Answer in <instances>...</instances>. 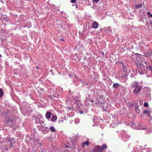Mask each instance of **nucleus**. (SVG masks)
Returning <instances> with one entry per match:
<instances>
[{
  "instance_id": "f257e3e1",
  "label": "nucleus",
  "mask_w": 152,
  "mask_h": 152,
  "mask_svg": "<svg viewBox=\"0 0 152 152\" xmlns=\"http://www.w3.org/2000/svg\"><path fill=\"white\" fill-rule=\"evenodd\" d=\"M146 64V62L144 61L137 64V70L140 74L143 75L146 72L145 69Z\"/></svg>"
},
{
  "instance_id": "f03ea898",
  "label": "nucleus",
  "mask_w": 152,
  "mask_h": 152,
  "mask_svg": "<svg viewBox=\"0 0 152 152\" xmlns=\"http://www.w3.org/2000/svg\"><path fill=\"white\" fill-rule=\"evenodd\" d=\"M142 87L141 86H139L134 88L133 90V93L135 95L137 94L139 92H140L141 89Z\"/></svg>"
},
{
  "instance_id": "7ed1b4c3",
  "label": "nucleus",
  "mask_w": 152,
  "mask_h": 152,
  "mask_svg": "<svg viewBox=\"0 0 152 152\" xmlns=\"http://www.w3.org/2000/svg\"><path fill=\"white\" fill-rule=\"evenodd\" d=\"M130 137V136L128 135L125 133L122 135V138L124 141H126L129 140Z\"/></svg>"
},
{
  "instance_id": "20e7f679",
  "label": "nucleus",
  "mask_w": 152,
  "mask_h": 152,
  "mask_svg": "<svg viewBox=\"0 0 152 152\" xmlns=\"http://www.w3.org/2000/svg\"><path fill=\"white\" fill-rule=\"evenodd\" d=\"M121 86V85L118 83H114L113 85L112 88L115 90H116L118 89Z\"/></svg>"
},
{
  "instance_id": "39448f33",
  "label": "nucleus",
  "mask_w": 152,
  "mask_h": 152,
  "mask_svg": "<svg viewBox=\"0 0 152 152\" xmlns=\"http://www.w3.org/2000/svg\"><path fill=\"white\" fill-rule=\"evenodd\" d=\"M146 128V126L143 124H140L137 127L136 129H145Z\"/></svg>"
},
{
  "instance_id": "423d86ee",
  "label": "nucleus",
  "mask_w": 152,
  "mask_h": 152,
  "mask_svg": "<svg viewBox=\"0 0 152 152\" xmlns=\"http://www.w3.org/2000/svg\"><path fill=\"white\" fill-rule=\"evenodd\" d=\"M100 151H102V149L101 148V147L99 145L95 147L94 148V152H99Z\"/></svg>"
},
{
  "instance_id": "0eeeda50",
  "label": "nucleus",
  "mask_w": 152,
  "mask_h": 152,
  "mask_svg": "<svg viewBox=\"0 0 152 152\" xmlns=\"http://www.w3.org/2000/svg\"><path fill=\"white\" fill-rule=\"evenodd\" d=\"M132 88H135L139 86L138 85V83L137 82L134 81L132 83Z\"/></svg>"
},
{
  "instance_id": "6e6552de",
  "label": "nucleus",
  "mask_w": 152,
  "mask_h": 152,
  "mask_svg": "<svg viewBox=\"0 0 152 152\" xmlns=\"http://www.w3.org/2000/svg\"><path fill=\"white\" fill-rule=\"evenodd\" d=\"M152 54V51L151 50L147 51L145 54V56L146 57L150 56Z\"/></svg>"
},
{
  "instance_id": "1a4fd4ad",
  "label": "nucleus",
  "mask_w": 152,
  "mask_h": 152,
  "mask_svg": "<svg viewBox=\"0 0 152 152\" xmlns=\"http://www.w3.org/2000/svg\"><path fill=\"white\" fill-rule=\"evenodd\" d=\"M144 113L147 114L146 117H151V112L150 110H145L144 111Z\"/></svg>"
},
{
  "instance_id": "9d476101",
  "label": "nucleus",
  "mask_w": 152,
  "mask_h": 152,
  "mask_svg": "<svg viewBox=\"0 0 152 152\" xmlns=\"http://www.w3.org/2000/svg\"><path fill=\"white\" fill-rule=\"evenodd\" d=\"M51 115H53V113L48 112L46 113L45 114V116L47 119H49L50 118V116Z\"/></svg>"
},
{
  "instance_id": "9b49d317",
  "label": "nucleus",
  "mask_w": 152,
  "mask_h": 152,
  "mask_svg": "<svg viewBox=\"0 0 152 152\" xmlns=\"http://www.w3.org/2000/svg\"><path fill=\"white\" fill-rule=\"evenodd\" d=\"M98 23L97 22L95 21L92 24V27L93 28L96 29L97 28Z\"/></svg>"
},
{
  "instance_id": "f8f14e48",
  "label": "nucleus",
  "mask_w": 152,
  "mask_h": 152,
  "mask_svg": "<svg viewBox=\"0 0 152 152\" xmlns=\"http://www.w3.org/2000/svg\"><path fill=\"white\" fill-rule=\"evenodd\" d=\"M145 69L147 70H149L151 71H152V66L150 65L148 66L147 63L146 66H145Z\"/></svg>"
},
{
  "instance_id": "ddd939ff",
  "label": "nucleus",
  "mask_w": 152,
  "mask_h": 152,
  "mask_svg": "<svg viewBox=\"0 0 152 152\" xmlns=\"http://www.w3.org/2000/svg\"><path fill=\"white\" fill-rule=\"evenodd\" d=\"M122 67L123 68V70L124 72L125 73L127 72V68L126 67V66L124 65L123 63H122Z\"/></svg>"
},
{
  "instance_id": "4468645a",
  "label": "nucleus",
  "mask_w": 152,
  "mask_h": 152,
  "mask_svg": "<svg viewBox=\"0 0 152 152\" xmlns=\"http://www.w3.org/2000/svg\"><path fill=\"white\" fill-rule=\"evenodd\" d=\"M104 30L107 31L108 32H110L111 31V30L110 29V27H105L104 28Z\"/></svg>"
},
{
  "instance_id": "2eb2a0df",
  "label": "nucleus",
  "mask_w": 152,
  "mask_h": 152,
  "mask_svg": "<svg viewBox=\"0 0 152 152\" xmlns=\"http://www.w3.org/2000/svg\"><path fill=\"white\" fill-rule=\"evenodd\" d=\"M53 117L51 118V121L53 122H55L56 121L57 119V117L56 115H52Z\"/></svg>"
},
{
  "instance_id": "dca6fc26",
  "label": "nucleus",
  "mask_w": 152,
  "mask_h": 152,
  "mask_svg": "<svg viewBox=\"0 0 152 152\" xmlns=\"http://www.w3.org/2000/svg\"><path fill=\"white\" fill-rule=\"evenodd\" d=\"M49 129L52 132H55L56 131L55 129L53 126L50 127Z\"/></svg>"
},
{
  "instance_id": "f3484780",
  "label": "nucleus",
  "mask_w": 152,
  "mask_h": 152,
  "mask_svg": "<svg viewBox=\"0 0 152 152\" xmlns=\"http://www.w3.org/2000/svg\"><path fill=\"white\" fill-rule=\"evenodd\" d=\"M107 146L105 144H103L101 147V148L102 149V151H103L104 149H107Z\"/></svg>"
},
{
  "instance_id": "a211bd4d",
  "label": "nucleus",
  "mask_w": 152,
  "mask_h": 152,
  "mask_svg": "<svg viewBox=\"0 0 152 152\" xmlns=\"http://www.w3.org/2000/svg\"><path fill=\"white\" fill-rule=\"evenodd\" d=\"M135 109V110L138 113H140V109L138 108V107H137V106H135V107L134 108Z\"/></svg>"
},
{
  "instance_id": "6ab92c4d",
  "label": "nucleus",
  "mask_w": 152,
  "mask_h": 152,
  "mask_svg": "<svg viewBox=\"0 0 152 152\" xmlns=\"http://www.w3.org/2000/svg\"><path fill=\"white\" fill-rule=\"evenodd\" d=\"M89 144V142L88 141H86V142H85L83 143L82 144V146L83 147H84L85 145H88Z\"/></svg>"
},
{
  "instance_id": "aec40b11",
  "label": "nucleus",
  "mask_w": 152,
  "mask_h": 152,
  "mask_svg": "<svg viewBox=\"0 0 152 152\" xmlns=\"http://www.w3.org/2000/svg\"><path fill=\"white\" fill-rule=\"evenodd\" d=\"M135 7L137 9L141 8L142 7V5L141 4H137L135 5Z\"/></svg>"
},
{
  "instance_id": "412c9836",
  "label": "nucleus",
  "mask_w": 152,
  "mask_h": 152,
  "mask_svg": "<svg viewBox=\"0 0 152 152\" xmlns=\"http://www.w3.org/2000/svg\"><path fill=\"white\" fill-rule=\"evenodd\" d=\"M3 94V92L1 88H0V97H2Z\"/></svg>"
},
{
  "instance_id": "4be33fe9",
  "label": "nucleus",
  "mask_w": 152,
  "mask_h": 152,
  "mask_svg": "<svg viewBox=\"0 0 152 152\" xmlns=\"http://www.w3.org/2000/svg\"><path fill=\"white\" fill-rule=\"evenodd\" d=\"M123 77V79L124 80V82H125L127 80V77L126 75L124 76Z\"/></svg>"
},
{
  "instance_id": "5701e85b",
  "label": "nucleus",
  "mask_w": 152,
  "mask_h": 152,
  "mask_svg": "<svg viewBox=\"0 0 152 152\" xmlns=\"http://www.w3.org/2000/svg\"><path fill=\"white\" fill-rule=\"evenodd\" d=\"M41 131L44 133H47L48 132V130H47L45 129H42Z\"/></svg>"
},
{
  "instance_id": "b1692460",
  "label": "nucleus",
  "mask_w": 152,
  "mask_h": 152,
  "mask_svg": "<svg viewBox=\"0 0 152 152\" xmlns=\"http://www.w3.org/2000/svg\"><path fill=\"white\" fill-rule=\"evenodd\" d=\"M75 104H77L79 102V100L77 99H75Z\"/></svg>"
},
{
  "instance_id": "393cba45",
  "label": "nucleus",
  "mask_w": 152,
  "mask_h": 152,
  "mask_svg": "<svg viewBox=\"0 0 152 152\" xmlns=\"http://www.w3.org/2000/svg\"><path fill=\"white\" fill-rule=\"evenodd\" d=\"M130 105L131 106H135L136 107L138 106L137 104L135 103H130Z\"/></svg>"
},
{
  "instance_id": "a878e982",
  "label": "nucleus",
  "mask_w": 152,
  "mask_h": 152,
  "mask_svg": "<svg viewBox=\"0 0 152 152\" xmlns=\"http://www.w3.org/2000/svg\"><path fill=\"white\" fill-rule=\"evenodd\" d=\"M147 14L149 17H150L152 18V14H151L149 12H147Z\"/></svg>"
},
{
  "instance_id": "bb28decb",
  "label": "nucleus",
  "mask_w": 152,
  "mask_h": 152,
  "mask_svg": "<svg viewBox=\"0 0 152 152\" xmlns=\"http://www.w3.org/2000/svg\"><path fill=\"white\" fill-rule=\"evenodd\" d=\"M43 126H40L38 127V129L40 130H42L43 128Z\"/></svg>"
},
{
  "instance_id": "cd10ccee",
  "label": "nucleus",
  "mask_w": 152,
  "mask_h": 152,
  "mask_svg": "<svg viewBox=\"0 0 152 152\" xmlns=\"http://www.w3.org/2000/svg\"><path fill=\"white\" fill-rule=\"evenodd\" d=\"M144 106L145 107H147L148 106V104L147 103H144Z\"/></svg>"
},
{
  "instance_id": "c85d7f7f",
  "label": "nucleus",
  "mask_w": 152,
  "mask_h": 152,
  "mask_svg": "<svg viewBox=\"0 0 152 152\" xmlns=\"http://www.w3.org/2000/svg\"><path fill=\"white\" fill-rule=\"evenodd\" d=\"M9 147H10L11 148L13 147V145L12 144V142H10V144L9 145Z\"/></svg>"
},
{
  "instance_id": "c756f323",
  "label": "nucleus",
  "mask_w": 152,
  "mask_h": 152,
  "mask_svg": "<svg viewBox=\"0 0 152 152\" xmlns=\"http://www.w3.org/2000/svg\"><path fill=\"white\" fill-rule=\"evenodd\" d=\"M77 0H71V2L72 3H74Z\"/></svg>"
},
{
  "instance_id": "7c9ffc66",
  "label": "nucleus",
  "mask_w": 152,
  "mask_h": 152,
  "mask_svg": "<svg viewBox=\"0 0 152 152\" xmlns=\"http://www.w3.org/2000/svg\"><path fill=\"white\" fill-rule=\"evenodd\" d=\"M146 97H149L150 99L151 98L150 95L149 94H148V95L146 96Z\"/></svg>"
},
{
  "instance_id": "2f4dec72",
  "label": "nucleus",
  "mask_w": 152,
  "mask_h": 152,
  "mask_svg": "<svg viewBox=\"0 0 152 152\" xmlns=\"http://www.w3.org/2000/svg\"><path fill=\"white\" fill-rule=\"evenodd\" d=\"M99 0H93V1H95L96 3H97L99 1Z\"/></svg>"
},
{
  "instance_id": "473e14b6",
  "label": "nucleus",
  "mask_w": 152,
  "mask_h": 152,
  "mask_svg": "<svg viewBox=\"0 0 152 152\" xmlns=\"http://www.w3.org/2000/svg\"><path fill=\"white\" fill-rule=\"evenodd\" d=\"M90 101L91 102H92V103H93L94 102V99H92L90 100Z\"/></svg>"
},
{
  "instance_id": "72a5a7b5",
  "label": "nucleus",
  "mask_w": 152,
  "mask_h": 152,
  "mask_svg": "<svg viewBox=\"0 0 152 152\" xmlns=\"http://www.w3.org/2000/svg\"><path fill=\"white\" fill-rule=\"evenodd\" d=\"M101 104H102V107H103V106L104 105V103L102 102H101Z\"/></svg>"
},
{
  "instance_id": "f704fd0d",
  "label": "nucleus",
  "mask_w": 152,
  "mask_h": 152,
  "mask_svg": "<svg viewBox=\"0 0 152 152\" xmlns=\"http://www.w3.org/2000/svg\"><path fill=\"white\" fill-rule=\"evenodd\" d=\"M36 68L38 69H39V67L38 66H37L36 67Z\"/></svg>"
},
{
  "instance_id": "c9c22d12",
  "label": "nucleus",
  "mask_w": 152,
  "mask_h": 152,
  "mask_svg": "<svg viewBox=\"0 0 152 152\" xmlns=\"http://www.w3.org/2000/svg\"><path fill=\"white\" fill-rule=\"evenodd\" d=\"M80 113L82 114L83 113V112L82 110H81L80 112Z\"/></svg>"
},
{
  "instance_id": "e433bc0d",
  "label": "nucleus",
  "mask_w": 152,
  "mask_h": 152,
  "mask_svg": "<svg viewBox=\"0 0 152 152\" xmlns=\"http://www.w3.org/2000/svg\"><path fill=\"white\" fill-rule=\"evenodd\" d=\"M40 91H43V89L42 88H41L40 89Z\"/></svg>"
},
{
  "instance_id": "4c0bfd02",
  "label": "nucleus",
  "mask_w": 152,
  "mask_h": 152,
  "mask_svg": "<svg viewBox=\"0 0 152 152\" xmlns=\"http://www.w3.org/2000/svg\"><path fill=\"white\" fill-rule=\"evenodd\" d=\"M151 131L150 132H148L147 133V134H149V133H151Z\"/></svg>"
},
{
  "instance_id": "58836bf2",
  "label": "nucleus",
  "mask_w": 152,
  "mask_h": 152,
  "mask_svg": "<svg viewBox=\"0 0 152 152\" xmlns=\"http://www.w3.org/2000/svg\"><path fill=\"white\" fill-rule=\"evenodd\" d=\"M61 40L62 41H64V39H61Z\"/></svg>"
},
{
  "instance_id": "ea45409f",
  "label": "nucleus",
  "mask_w": 152,
  "mask_h": 152,
  "mask_svg": "<svg viewBox=\"0 0 152 152\" xmlns=\"http://www.w3.org/2000/svg\"><path fill=\"white\" fill-rule=\"evenodd\" d=\"M66 148H68V146H67V145H66Z\"/></svg>"
},
{
  "instance_id": "a19ab883",
  "label": "nucleus",
  "mask_w": 152,
  "mask_h": 152,
  "mask_svg": "<svg viewBox=\"0 0 152 152\" xmlns=\"http://www.w3.org/2000/svg\"><path fill=\"white\" fill-rule=\"evenodd\" d=\"M77 120V121H79V119H78Z\"/></svg>"
},
{
  "instance_id": "79ce46f5",
  "label": "nucleus",
  "mask_w": 152,
  "mask_h": 152,
  "mask_svg": "<svg viewBox=\"0 0 152 152\" xmlns=\"http://www.w3.org/2000/svg\"><path fill=\"white\" fill-rule=\"evenodd\" d=\"M76 8H77V5H76Z\"/></svg>"
},
{
  "instance_id": "37998d69",
  "label": "nucleus",
  "mask_w": 152,
  "mask_h": 152,
  "mask_svg": "<svg viewBox=\"0 0 152 152\" xmlns=\"http://www.w3.org/2000/svg\"><path fill=\"white\" fill-rule=\"evenodd\" d=\"M1 57V55L0 54V57Z\"/></svg>"
},
{
  "instance_id": "c03bdc74",
  "label": "nucleus",
  "mask_w": 152,
  "mask_h": 152,
  "mask_svg": "<svg viewBox=\"0 0 152 152\" xmlns=\"http://www.w3.org/2000/svg\"><path fill=\"white\" fill-rule=\"evenodd\" d=\"M45 128H46V129H48V128L47 127H45Z\"/></svg>"
},
{
  "instance_id": "a18cd8bd",
  "label": "nucleus",
  "mask_w": 152,
  "mask_h": 152,
  "mask_svg": "<svg viewBox=\"0 0 152 152\" xmlns=\"http://www.w3.org/2000/svg\"><path fill=\"white\" fill-rule=\"evenodd\" d=\"M74 6V4H73L72 5V6Z\"/></svg>"
},
{
  "instance_id": "49530a36",
  "label": "nucleus",
  "mask_w": 152,
  "mask_h": 152,
  "mask_svg": "<svg viewBox=\"0 0 152 152\" xmlns=\"http://www.w3.org/2000/svg\"><path fill=\"white\" fill-rule=\"evenodd\" d=\"M39 144H40V145H41V144L40 143H39Z\"/></svg>"
},
{
  "instance_id": "de8ad7c7",
  "label": "nucleus",
  "mask_w": 152,
  "mask_h": 152,
  "mask_svg": "<svg viewBox=\"0 0 152 152\" xmlns=\"http://www.w3.org/2000/svg\"><path fill=\"white\" fill-rule=\"evenodd\" d=\"M41 123H42V122H41V121H40V123L41 124Z\"/></svg>"
},
{
  "instance_id": "09e8293b",
  "label": "nucleus",
  "mask_w": 152,
  "mask_h": 152,
  "mask_svg": "<svg viewBox=\"0 0 152 152\" xmlns=\"http://www.w3.org/2000/svg\"><path fill=\"white\" fill-rule=\"evenodd\" d=\"M41 123H42V122H41V121H40V123L41 124Z\"/></svg>"
},
{
  "instance_id": "8fccbe9b",
  "label": "nucleus",
  "mask_w": 152,
  "mask_h": 152,
  "mask_svg": "<svg viewBox=\"0 0 152 152\" xmlns=\"http://www.w3.org/2000/svg\"><path fill=\"white\" fill-rule=\"evenodd\" d=\"M14 74H16L15 73H14Z\"/></svg>"
},
{
  "instance_id": "3c124183",
  "label": "nucleus",
  "mask_w": 152,
  "mask_h": 152,
  "mask_svg": "<svg viewBox=\"0 0 152 152\" xmlns=\"http://www.w3.org/2000/svg\"><path fill=\"white\" fill-rule=\"evenodd\" d=\"M42 123H43V121H42Z\"/></svg>"
},
{
  "instance_id": "603ef678",
  "label": "nucleus",
  "mask_w": 152,
  "mask_h": 152,
  "mask_svg": "<svg viewBox=\"0 0 152 152\" xmlns=\"http://www.w3.org/2000/svg\"><path fill=\"white\" fill-rule=\"evenodd\" d=\"M101 97H102V96H100V98H101Z\"/></svg>"
},
{
  "instance_id": "864d4df0",
  "label": "nucleus",
  "mask_w": 152,
  "mask_h": 152,
  "mask_svg": "<svg viewBox=\"0 0 152 152\" xmlns=\"http://www.w3.org/2000/svg\"><path fill=\"white\" fill-rule=\"evenodd\" d=\"M96 117V116H94V118H95V117Z\"/></svg>"
},
{
  "instance_id": "5fc2aeb1",
  "label": "nucleus",
  "mask_w": 152,
  "mask_h": 152,
  "mask_svg": "<svg viewBox=\"0 0 152 152\" xmlns=\"http://www.w3.org/2000/svg\"><path fill=\"white\" fill-rule=\"evenodd\" d=\"M12 121H12H12H11L12 122Z\"/></svg>"
},
{
  "instance_id": "6e6d98bb",
  "label": "nucleus",
  "mask_w": 152,
  "mask_h": 152,
  "mask_svg": "<svg viewBox=\"0 0 152 152\" xmlns=\"http://www.w3.org/2000/svg\"><path fill=\"white\" fill-rule=\"evenodd\" d=\"M100 104V103H98V104Z\"/></svg>"
}]
</instances>
